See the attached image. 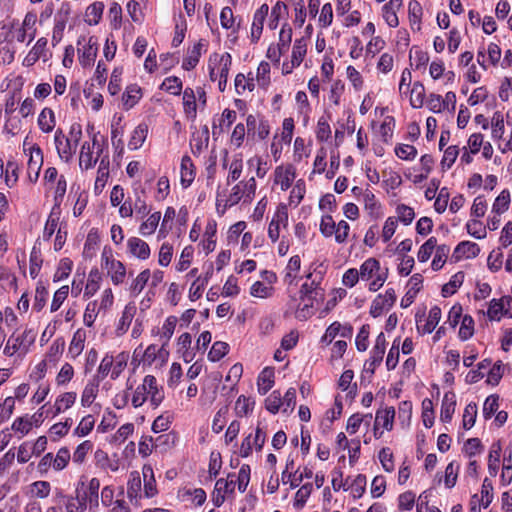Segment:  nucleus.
Returning <instances> with one entry per match:
<instances>
[{
    "label": "nucleus",
    "instance_id": "obj_1",
    "mask_svg": "<svg viewBox=\"0 0 512 512\" xmlns=\"http://www.w3.org/2000/svg\"><path fill=\"white\" fill-rule=\"evenodd\" d=\"M81 138L82 128L78 123H74L70 127L69 137H66L61 129H57L54 141L59 157L68 162L75 154Z\"/></svg>",
    "mask_w": 512,
    "mask_h": 512
},
{
    "label": "nucleus",
    "instance_id": "obj_2",
    "mask_svg": "<svg viewBox=\"0 0 512 512\" xmlns=\"http://www.w3.org/2000/svg\"><path fill=\"white\" fill-rule=\"evenodd\" d=\"M34 340L35 336L32 334L31 330H26L17 337L11 335L4 348V354L12 356L18 351L26 353L28 351L29 346L34 342Z\"/></svg>",
    "mask_w": 512,
    "mask_h": 512
},
{
    "label": "nucleus",
    "instance_id": "obj_3",
    "mask_svg": "<svg viewBox=\"0 0 512 512\" xmlns=\"http://www.w3.org/2000/svg\"><path fill=\"white\" fill-rule=\"evenodd\" d=\"M29 160L27 167V175L31 182H36L40 175V170L43 165V153L41 148L34 144L29 148Z\"/></svg>",
    "mask_w": 512,
    "mask_h": 512
},
{
    "label": "nucleus",
    "instance_id": "obj_4",
    "mask_svg": "<svg viewBox=\"0 0 512 512\" xmlns=\"http://www.w3.org/2000/svg\"><path fill=\"white\" fill-rule=\"evenodd\" d=\"M269 12L267 4L261 5L255 12L251 26V41L256 43L262 34L265 19Z\"/></svg>",
    "mask_w": 512,
    "mask_h": 512
},
{
    "label": "nucleus",
    "instance_id": "obj_5",
    "mask_svg": "<svg viewBox=\"0 0 512 512\" xmlns=\"http://www.w3.org/2000/svg\"><path fill=\"white\" fill-rule=\"evenodd\" d=\"M76 487H81L82 495L89 501L90 508L97 507L99 505V479L92 478L88 485H85L83 481H80Z\"/></svg>",
    "mask_w": 512,
    "mask_h": 512
},
{
    "label": "nucleus",
    "instance_id": "obj_6",
    "mask_svg": "<svg viewBox=\"0 0 512 512\" xmlns=\"http://www.w3.org/2000/svg\"><path fill=\"white\" fill-rule=\"evenodd\" d=\"M288 222V213L285 206L277 209L272 221L268 227V236L272 242H276L280 235V224L286 225Z\"/></svg>",
    "mask_w": 512,
    "mask_h": 512
},
{
    "label": "nucleus",
    "instance_id": "obj_7",
    "mask_svg": "<svg viewBox=\"0 0 512 512\" xmlns=\"http://www.w3.org/2000/svg\"><path fill=\"white\" fill-rule=\"evenodd\" d=\"M89 501L82 495L81 487H76L75 494L65 501L66 512H85Z\"/></svg>",
    "mask_w": 512,
    "mask_h": 512
},
{
    "label": "nucleus",
    "instance_id": "obj_8",
    "mask_svg": "<svg viewBox=\"0 0 512 512\" xmlns=\"http://www.w3.org/2000/svg\"><path fill=\"white\" fill-rule=\"evenodd\" d=\"M127 248L129 253L140 260H146L150 256L149 245L138 237L129 238L127 241Z\"/></svg>",
    "mask_w": 512,
    "mask_h": 512
},
{
    "label": "nucleus",
    "instance_id": "obj_9",
    "mask_svg": "<svg viewBox=\"0 0 512 512\" xmlns=\"http://www.w3.org/2000/svg\"><path fill=\"white\" fill-rule=\"evenodd\" d=\"M479 253L480 247L478 244L471 241H462L456 246L453 257L458 261L463 257L467 259L475 258Z\"/></svg>",
    "mask_w": 512,
    "mask_h": 512
},
{
    "label": "nucleus",
    "instance_id": "obj_10",
    "mask_svg": "<svg viewBox=\"0 0 512 512\" xmlns=\"http://www.w3.org/2000/svg\"><path fill=\"white\" fill-rule=\"evenodd\" d=\"M422 283H423V277L419 273L414 274L409 279L410 288L401 300V306L403 308H407L408 306H410L413 303L417 293L422 288Z\"/></svg>",
    "mask_w": 512,
    "mask_h": 512
},
{
    "label": "nucleus",
    "instance_id": "obj_11",
    "mask_svg": "<svg viewBox=\"0 0 512 512\" xmlns=\"http://www.w3.org/2000/svg\"><path fill=\"white\" fill-rule=\"evenodd\" d=\"M96 144H97V135L94 134L93 138H92V146L90 145L89 142H85L82 145L81 151H80V156H79V165L81 168L88 170L96 164L97 158H93V152H92V147L95 146Z\"/></svg>",
    "mask_w": 512,
    "mask_h": 512
},
{
    "label": "nucleus",
    "instance_id": "obj_12",
    "mask_svg": "<svg viewBox=\"0 0 512 512\" xmlns=\"http://www.w3.org/2000/svg\"><path fill=\"white\" fill-rule=\"evenodd\" d=\"M143 382L147 388V394L150 397L151 404L157 407L164 399V393L158 388L156 378L153 375H147Z\"/></svg>",
    "mask_w": 512,
    "mask_h": 512
},
{
    "label": "nucleus",
    "instance_id": "obj_13",
    "mask_svg": "<svg viewBox=\"0 0 512 512\" xmlns=\"http://www.w3.org/2000/svg\"><path fill=\"white\" fill-rule=\"evenodd\" d=\"M456 407V395L454 392L449 391L444 394L442 405H441V413L440 419L442 422H450L452 416L455 412Z\"/></svg>",
    "mask_w": 512,
    "mask_h": 512
},
{
    "label": "nucleus",
    "instance_id": "obj_14",
    "mask_svg": "<svg viewBox=\"0 0 512 512\" xmlns=\"http://www.w3.org/2000/svg\"><path fill=\"white\" fill-rule=\"evenodd\" d=\"M385 348H386V338H385L384 333L381 332L377 336L375 345L371 351L370 367H371L372 373L374 372L375 367L378 366L382 362L383 356L385 353Z\"/></svg>",
    "mask_w": 512,
    "mask_h": 512
},
{
    "label": "nucleus",
    "instance_id": "obj_15",
    "mask_svg": "<svg viewBox=\"0 0 512 512\" xmlns=\"http://www.w3.org/2000/svg\"><path fill=\"white\" fill-rule=\"evenodd\" d=\"M295 178V172L292 167L283 168L278 166L275 169V183L280 184L281 190L286 191L290 188Z\"/></svg>",
    "mask_w": 512,
    "mask_h": 512
},
{
    "label": "nucleus",
    "instance_id": "obj_16",
    "mask_svg": "<svg viewBox=\"0 0 512 512\" xmlns=\"http://www.w3.org/2000/svg\"><path fill=\"white\" fill-rule=\"evenodd\" d=\"M99 384L100 381L96 377L86 384L81 395L82 406L89 407L93 403L99 391Z\"/></svg>",
    "mask_w": 512,
    "mask_h": 512
},
{
    "label": "nucleus",
    "instance_id": "obj_17",
    "mask_svg": "<svg viewBox=\"0 0 512 512\" xmlns=\"http://www.w3.org/2000/svg\"><path fill=\"white\" fill-rule=\"evenodd\" d=\"M142 474L144 478V494L146 497H154L158 491L156 487V481L154 478V472L151 465H144L142 468Z\"/></svg>",
    "mask_w": 512,
    "mask_h": 512
},
{
    "label": "nucleus",
    "instance_id": "obj_18",
    "mask_svg": "<svg viewBox=\"0 0 512 512\" xmlns=\"http://www.w3.org/2000/svg\"><path fill=\"white\" fill-rule=\"evenodd\" d=\"M141 489L142 482L140 478V474L137 471H133L130 473L129 480L127 483V496L133 501L137 502L138 499L141 498Z\"/></svg>",
    "mask_w": 512,
    "mask_h": 512
},
{
    "label": "nucleus",
    "instance_id": "obj_19",
    "mask_svg": "<svg viewBox=\"0 0 512 512\" xmlns=\"http://www.w3.org/2000/svg\"><path fill=\"white\" fill-rule=\"evenodd\" d=\"M97 46L96 43L92 42V38L89 39V42L83 47V50L78 49L79 52V62L83 67H88L92 65L95 61L97 55Z\"/></svg>",
    "mask_w": 512,
    "mask_h": 512
},
{
    "label": "nucleus",
    "instance_id": "obj_20",
    "mask_svg": "<svg viewBox=\"0 0 512 512\" xmlns=\"http://www.w3.org/2000/svg\"><path fill=\"white\" fill-rule=\"evenodd\" d=\"M440 319H441L440 307L433 306L429 311V315H428V319H427L426 323L422 327H420L419 325L417 326L418 332H420L422 334L431 333L438 325Z\"/></svg>",
    "mask_w": 512,
    "mask_h": 512
},
{
    "label": "nucleus",
    "instance_id": "obj_21",
    "mask_svg": "<svg viewBox=\"0 0 512 512\" xmlns=\"http://www.w3.org/2000/svg\"><path fill=\"white\" fill-rule=\"evenodd\" d=\"M147 134L148 126L146 124H139L132 132V135L128 142V148L130 150L139 149L146 140Z\"/></svg>",
    "mask_w": 512,
    "mask_h": 512
},
{
    "label": "nucleus",
    "instance_id": "obj_22",
    "mask_svg": "<svg viewBox=\"0 0 512 512\" xmlns=\"http://www.w3.org/2000/svg\"><path fill=\"white\" fill-rule=\"evenodd\" d=\"M55 115L51 108H44L38 117V126L44 133H50L55 127Z\"/></svg>",
    "mask_w": 512,
    "mask_h": 512
},
{
    "label": "nucleus",
    "instance_id": "obj_23",
    "mask_svg": "<svg viewBox=\"0 0 512 512\" xmlns=\"http://www.w3.org/2000/svg\"><path fill=\"white\" fill-rule=\"evenodd\" d=\"M274 384V371L270 368H265L258 376L257 386L258 392L265 395Z\"/></svg>",
    "mask_w": 512,
    "mask_h": 512
},
{
    "label": "nucleus",
    "instance_id": "obj_24",
    "mask_svg": "<svg viewBox=\"0 0 512 512\" xmlns=\"http://www.w3.org/2000/svg\"><path fill=\"white\" fill-rule=\"evenodd\" d=\"M136 312V308L134 306L127 305L125 306L122 316L119 320L116 333L118 336L123 335L127 332Z\"/></svg>",
    "mask_w": 512,
    "mask_h": 512
},
{
    "label": "nucleus",
    "instance_id": "obj_25",
    "mask_svg": "<svg viewBox=\"0 0 512 512\" xmlns=\"http://www.w3.org/2000/svg\"><path fill=\"white\" fill-rule=\"evenodd\" d=\"M306 47H307V44H306V41L304 38L295 40L293 49H292V59H291L292 67L291 68L298 67L302 63V61L306 55V52H307Z\"/></svg>",
    "mask_w": 512,
    "mask_h": 512
},
{
    "label": "nucleus",
    "instance_id": "obj_26",
    "mask_svg": "<svg viewBox=\"0 0 512 512\" xmlns=\"http://www.w3.org/2000/svg\"><path fill=\"white\" fill-rule=\"evenodd\" d=\"M380 270V263L375 258H368L360 266L358 271L359 276L362 280H369L375 273Z\"/></svg>",
    "mask_w": 512,
    "mask_h": 512
},
{
    "label": "nucleus",
    "instance_id": "obj_27",
    "mask_svg": "<svg viewBox=\"0 0 512 512\" xmlns=\"http://www.w3.org/2000/svg\"><path fill=\"white\" fill-rule=\"evenodd\" d=\"M410 91V104L413 108H421L424 104L425 99V87L424 85L416 81Z\"/></svg>",
    "mask_w": 512,
    "mask_h": 512
},
{
    "label": "nucleus",
    "instance_id": "obj_28",
    "mask_svg": "<svg viewBox=\"0 0 512 512\" xmlns=\"http://www.w3.org/2000/svg\"><path fill=\"white\" fill-rule=\"evenodd\" d=\"M106 268L108 270V274L111 276L113 284L119 285L123 283L126 275V268L121 261L117 260L116 262H111V265Z\"/></svg>",
    "mask_w": 512,
    "mask_h": 512
},
{
    "label": "nucleus",
    "instance_id": "obj_29",
    "mask_svg": "<svg viewBox=\"0 0 512 512\" xmlns=\"http://www.w3.org/2000/svg\"><path fill=\"white\" fill-rule=\"evenodd\" d=\"M184 112L194 119L196 117V97L192 88H186L183 92Z\"/></svg>",
    "mask_w": 512,
    "mask_h": 512
},
{
    "label": "nucleus",
    "instance_id": "obj_30",
    "mask_svg": "<svg viewBox=\"0 0 512 512\" xmlns=\"http://www.w3.org/2000/svg\"><path fill=\"white\" fill-rule=\"evenodd\" d=\"M141 98V88L136 84L126 88L122 100L126 109L132 108Z\"/></svg>",
    "mask_w": 512,
    "mask_h": 512
},
{
    "label": "nucleus",
    "instance_id": "obj_31",
    "mask_svg": "<svg viewBox=\"0 0 512 512\" xmlns=\"http://www.w3.org/2000/svg\"><path fill=\"white\" fill-rule=\"evenodd\" d=\"M85 339H86V333L84 330L78 329L74 333L73 338L69 345V353L73 357H77L78 355H80L82 353V351L84 349Z\"/></svg>",
    "mask_w": 512,
    "mask_h": 512
},
{
    "label": "nucleus",
    "instance_id": "obj_32",
    "mask_svg": "<svg viewBox=\"0 0 512 512\" xmlns=\"http://www.w3.org/2000/svg\"><path fill=\"white\" fill-rule=\"evenodd\" d=\"M395 417V409L394 407H387L383 411H377L375 423L376 425L382 422V426L390 431L393 428V421Z\"/></svg>",
    "mask_w": 512,
    "mask_h": 512
},
{
    "label": "nucleus",
    "instance_id": "obj_33",
    "mask_svg": "<svg viewBox=\"0 0 512 512\" xmlns=\"http://www.w3.org/2000/svg\"><path fill=\"white\" fill-rule=\"evenodd\" d=\"M202 43L198 42L188 51L187 57L182 62V67L185 70H191L196 67L201 56Z\"/></svg>",
    "mask_w": 512,
    "mask_h": 512
},
{
    "label": "nucleus",
    "instance_id": "obj_34",
    "mask_svg": "<svg viewBox=\"0 0 512 512\" xmlns=\"http://www.w3.org/2000/svg\"><path fill=\"white\" fill-rule=\"evenodd\" d=\"M104 10L102 2H94L86 9V22L89 25H96L99 23Z\"/></svg>",
    "mask_w": 512,
    "mask_h": 512
},
{
    "label": "nucleus",
    "instance_id": "obj_35",
    "mask_svg": "<svg viewBox=\"0 0 512 512\" xmlns=\"http://www.w3.org/2000/svg\"><path fill=\"white\" fill-rule=\"evenodd\" d=\"M422 14L423 9L421 4L417 0L410 1L408 6V16L412 28L416 25L417 30H420Z\"/></svg>",
    "mask_w": 512,
    "mask_h": 512
},
{
    "label": "nucleus",
    "instance_id": "obj_36",
    "mask_svg": "<svg viewBox=\"0 0 512 512\" xmlns=\"http://www.w3.org/2000/svg\"><path fill=\"white\" fill-rule=\"evenodd\" d=\"M312 490H313V486L311 483H305L298 489V491L295 494V499H294V504H293L296 509L300 510L305 506L308 498L310 497V495L312 493Z\"/></svg>",
    "mask_w": 512,
    "mask_h": 512
},
{
    "label": "nucleus",
    "instance_id": "obj_37",
    "mask_svg": "<svg viewBox=\"0 0 512 512\" xmlns=\"http://www.w3.org/2000/svg\"><path fill=\"white\" fill-rule=\"evenodd\" d=\"M435 249H436V253H435L434 259L432 261L431 267L433 270L438 271L445 264L447 257L450 253V247L448 245L443 244V245L436 246Z\"/></svg>",
    "mask_w": 512,
    "mask_h": 512
},
{
    "label": "nucleus",
    "instance_id": "obj_38",
    "mask_svg": "<svg viewBox=\"0 0 512 512\" xmlns=\"http://www.w3.org/2000/svg\"><path fill=\"white\" fill-rule=\"evenodd\" d=\"M29 262H30V267H29L30 276L33 279H35L39 274V271L41 269V265L43 262L41 251L36 246H34L31 250Z\"/></svg>",
    "mask_w": 512,
    "mask_h": 512
},
{
    "label": "nucleus",
    "instance_id": "obj_39",
    "mask_svg": "<svg viewBox=\"0 0 512 512\" xmlns=\"http://www.w3.org/2000/svg\"><path fill=\"white\" fill-rule=\"evenodd\" d=\"M192 161L189 156H184L181 161V183L184 187H188L194 179Z\"/></svg>",
    "mask_w": 512,
    "mask_h": 512
},
{
    "label": "nucleus",
    "instance_id": "obj_40",
    "mask_svg": "<svg viewBox=\"0 0 512 512\" xmlns=\"http://www.w3.org/2000/svg\"><path fill=\"white\" fill-rule=\"evenodd\" d=\"M501 446L499 443L493 444L489 452L488 471L492 477H495L498 472V464L500 461Z\"/></svg>",
    "mask_w": 512,
    "mask_h": 512
},
{
    "label": "nucleus",
    "instance_id": "obj_41",
    "mask_svg": "<svg viewBox=\"0 0 512 512\" xmlns=\"http://www.w3.org/2000/svg\"><path fill=\"white\" fill-rule=\"evenodd\" d=\"M128 360L129 354L127 352H121L114 357L111 379L115 380L121 375L127 366Z\"/></svg>",
    "mask_w": 512,
    "mask_h": 512
},
{
    "label": "nucleus",
    "instance_id": "obj_42",
    "mask_svg": "<svg viewBox=\"0 0 512 512\" xmlns=\"http://www.w3.org/2000/svg\"><path fill=\"white\" fill-rule=\"evenodd\" d=\"M161 218L160 212H155L140 225L139 231L143 236L151 235L156 230Z\"/></svg>",
    "mask_w": 512,
    "mask_h": 512
},
{
    "label": "nucleus",
    "instance_id": "obj_43",
    "mask_svg": "<svg viewBox=\"0 0 512 512\" xmlns=\"http://www.w3.org/2000/svg\"><path fill=\"white\" fill-rule=\"evenodd\" d=\"M510 204V193L507 190H503L495 199L492 207V212L500 215L504 213Z\"/></svg>",
    "mask_w": 512,
    "mask_h": 512
},
{
    "label": "nucleus",
    "instance_id": "obj_44",
    "mask_svg": "<svg viewBox=\"0 0 512 512\" xmlns=\"http://www.w3.org/2000/svg\"><path fill=\"white\" fill-rule=\"evenodd\" d=\"M283 12H287V5L282 1H277L276 4L272 7L270 20L268 23V27L271 30L277 28Z\"/></svg>",
    "mask_w": 512,
    "mask_h": 512
},
{
    "label": "nucleus",
    "instance_id": "obj_45",
    "mask_svg": "<svg viewBox=\"0 0 512 512\" xmlns=\"http://www.w3.org/2000/svg\"><path fill=\"white\" fill-rule=\"evenodd\" d=\"M284 25L279 33L278 54H284L288 51L292 40V28Z\"/></svg>",
    "mask_w": 512,
    "mask_h": 512
},
{
    "label": "nucleus",
    "instance_id": "obj_46",
    "mask_svg": "<svg viewBox=\"0 0 512 512\" xmlns=\"http://www.w3.org/2000/svg\"><path fill=\"white\" fill-rule=\"evenodd\" d=\"M229 350V345L226 342L217 341L213 344L208 353V359L212 362H217L222 359Z\"/></svg>",
    "mask_w": 512,
    "mask_h": 512
},
{
    "label": "nucleus",
    "instance_id": "obj_47",
    "mask_svg": "<svg viewBox=\"0 0 512 512\" xmlns=\"http://www.w3.org/2000/svg\"><path fill=\"white\" fill-rule=\"evenodd\" d=\"M256 79L258 85L262 88H266L270 83V64L268 62L262 61L256 73Z\"/></svg>",
    "mask_w": 512,
    "mask_h": 512
},
{
    "label": "nucleus",
    "instance_id": "obj_48",
    "mask_svg": "<svg viewBox=\"0 0 512 512\" xmlns=\"http://www.w3.org/2000/svg\"><path fill=\"white\" fill-rule=\"evenodd\" d=\"M70 458H71V454H70L69 449L66 447L60 448L58 450L56 456L53 457V468L56 471L63 470L67 466Z\"/></svg>",
    "mask_w": 512,
    "mask_h": 512
},
{
    "label": "nucleus",
    "instance_id": "obj_49",
    "mask_svg": "<svg viewBox=\"0 0 512 512\" xmlns=\"http://www.w3.org/2000/svg\"><path fill=\"white\" fill-rule=\"evenodd\" d=\"M474 333V320L470 315H465L462 318L461 326L459 329V338L463 341L468 340Z\"/></svg>",
    "mask_w": 512,
    "mask_h": 512
},
{
    "label": "nucleus",
    "instance_id": "obj_50",
    "mask_svg": "<svg viewBox=\"0 0 512 512\" xmlns=\"http://www.w3.org/2000/svg\"><path fill=\"white\" fill-rule=\"evenodd\" d=\"M464 275L460 272L452 276L451 280L444 284L441 290L443 297H449L453 295L457 288L462 284Z\"/></svg>",
    "mask_w": 512,
    "mask_h": 512
},
{
    "label": "nucleus",
    "instance_id": "obj_51",
    "mask_svg": "<svg viewBox=\"0 0 512 512\" xmlns=\"http://www.w3.org/2000/svg\"><path fill=\"white\" fill-rule=\"evenodd\" d=\"M235 474H229L227 479L220 478L216 481L215 490L221 491L223 494H232L235 489Z\"/></svg>",
    "mask_w": 512,
    "mask_h": 512
},
{
    "label": "nucleus",
    "instance_id": "obj_52",
    "mask_svg": "<svg viewBox=\"0 0 512 512\" xmlns=\"http://www.w3.org/2000/svg\"><path fill=\"white\" fill-rule=\"evenodd\" d=\"M499 408V396L490 395L486 398L483 405V416L485 419H490Z\"/></svg>",
    "mask_w": 512,
    "mask_h": 512
},
{
    "label": "nucleus",
    "instance_id": "obj_53",
    "mask_svg": "<svg viewBox=\"0 0 512 512\" xmlns=\"http://www.w3.org/2000/svg\"><path fill=\"white\" fill-rule=\"evenodd\" d=\"M487 315L490 320L495 321H499L502 316L507 315L504 310L503 303H501L500 299H492L490 301Z\"/></svg>",
    "mask_w": 512,
    "mask_h": 512
},
{
    "label": "nucleus",
    "instance_id": "obj_54",
    "mask_svg": "<svg viewBox=\"0 0 512 512\" xmlns=\"http://www.w3.org/2000/svg\"><path fill=\"white\" fill-rule=\"evenodd\" d=\"M437 246V239L435 237H430L419 249L418 251V260L420 262H426L434 249Z\"/></svg>",
    "mask_w": 512,
    "mask_h": 512
},
{
    "label": "nucleus",
    "instance_id": "obj_55",
    "mask_svg": "<svg viewBox=\"0 0 512 512\" xmlns=\"http://www.w3.org/2000/svg\"><path fill=\"white\" fill-rule=\"evenodd\" d=\"M114 357L112 355H105L101 360V363L97 370V375L95 376L97 379L103 380L108 374L112 373L113 369Z\"/></svg>",
    "mask_w": 512,
    "mask_h": 512
},
{
    "label": "nucleus",
    "instance_id": "obj_56",
    "mask_svg": "<svg viewBox=\"0 0 512 512\" xmlns=\"http://www.w3.org/2000/svg\"><path fill=\"white\" fill-rule=\"evenodd\" d=\"M235 481L237 482L238 484V490L241 492V493H244L247 489V486L249 484V481H250V467L249 465H242L239 472H238V475L236 476L235 475Z\"/></svg>",
    "mask_w": 512,
    "mask_h": 512
},
{
    "label": "nucleus",
    "instance_id": "obj_57",
    "mask_svg": "<svg viewBox=\"0 0 512 512\" xmlns=\"http://www.w3.org/2000/svg\"><path fill=\"white\" fill-rule=\"evenodd\" d=\"M282 406V396L277 390L273 391L265 400L266 409L275 414L279 411Z\"/></svg>",
    "mask_w": 512,
    "mask_h": 512
},
{
    "label": "nucleus",
    "instance_id": "obj_58",
    "mask_svg": "<svg viewBox=\"0 0 512 512\" xmlns=\"http://www.w3.org/2000/svg\"><path fill=\"white\" fill-rule=\"evenodd\" d=\"M351 493L354 498H360L366 489V476L358 474L352 481L350 487Z\"/></svg>",
    "mask_w": 512,
    "mask_h": 512
},
{
    "label": "nucleus",
    "instance_id": "obj_59",
    "mask_svg": "<svg viewBox=\"0 0 512 512\" xmlns=\"http://www.w3.org/2000/svg\"><path fill=\"white\" fill-rule=\"evenodd\" d=\"M72 261L64 258L60 261L59 266L54 274L53 280L55 282L61 281L69 276L72 270Z\"/></svg>",
    "mask_w": 512,
    "mask_h": 512
},
{
    "label": "nucleus",
    "instance_id": "obj_60",
    "mask_svg": "<svg viewBox=\"0 0 512 512\" xmlns=\"http://www.w3.org/2000/svg\"><path fill=\"white\" fill-rule=\"evenodd\" d=\"M477 416V405L475 403H469L463 413V427L470 429L476 421Z\"/></svg>",
    "mask_w": 512,
    "mask_h": 512
},
{
    "label": "nucleus",
    "instance_id": "obj_61",
    "mask_svg": "<svg viewBox=\"0 0 512 512\" xmlns=\"http://www.w3.org/2000/svg\"><path fill=\"white\" fill-rule=\"evenodd\" d=\"M255 88L253 78H246L244 74L239 73L235 77V89L238 94L245 90L253 91Z\"/></svg>",
    "mask_w": 512,
    "mask_h": 512
},
{
    "label": "nucleus",
    "instance_id": "obj_62",
    "mask_svg": "<svg viewBox=\"0 0 512 512\" xmlns=\"http://www.w3.org/2000/svg\"><path fill=\"white\" fill-rule=\"evenodd\" d=\"M161 89L173 94V95H179L182 90V82L178 77L172 76L167 77L162 85Z\"/></svg>",
    "mask_w": 512,
    "mask_h": 512
},
{
    "label": "nucleus",
    "instance_id": "obj_63",
    "mask_svg": "<svg viewBox=\"0 0 512 512\" xmlns=\"http://www.w3.org/2000/svg\"><path fill=\"white\" fill-rule=\"evenodd\" d=\"M92 447L93 444L89 440H86L79 444L73 453V461L78 464L83 463L88 452L92 450Z\"/></svg>",
    "mask_w": 512,
    "mask_h": 512
},
{
    "label": "nucleus",
    "instance_id": "obj_64",
    "mask_svg": "<svg viewBox=\"0 0 512 512\" xmlns=\"http://www.w3.org/2000/svg\"><path fill=\"white\" fill-rule=\"evenodd\" d=\"M466 229L468 234L476 239H483L486 237V229L479 220H471L467 222Z\"/></svg>",
    "mask_w": 512,
    "mask_h": 512
}]
</instances>
